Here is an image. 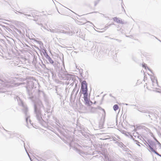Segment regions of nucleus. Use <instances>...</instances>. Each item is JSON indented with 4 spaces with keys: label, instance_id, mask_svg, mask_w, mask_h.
Wrapping results in <instances>:
<instances>
[{
    "label": "nucleus",
    "instance_id": "6e6552de",
    "mask_svg": "<svg viewBox=\"0 0 161 161\" xmlns=\"http://www.w3.org/2000/svg\"><path fill=\"white\" fill-rule=\"evenodd\" d=\"M154 152H155V153L156 154H158V153H156L155 151H154Z\"/></svg>",
    "mask_w": 161,
    "mask_h": 161
},
{
    "label": "nucleus",
    "instance_id": "20e7f679",
    "mask_svg": "<svg viewBox=\"0 0 161 161\" xmlns=\"http://www.w3.org/2000/svg\"><path fill=\"white\" fill-rule=\"evenodd\" d=\"M114 21L116 22H117L120 23V24H122L123 23L121 19H120L115 17L114 18Z\"/></svg>",
    "mask_w": 161,
    "mask_h": 161
},
{
    "label": "nucleus",
    "instance_id": "f257e3e1",
    "mask_svg": "<svg viewBox=\"0 0 161 161\" xmlns=\"http://www.w3.org/2000/svg\"><path fill=\"white\" fill-rule=\"evenodd\" d=\"M152 81V83L151 84V87L154 89H157L158 87L157 80L156 78L153 75H151L150 77Z\"/></svg>",
    "mask_w": 161,
    "mask_h": 161
},
{
    "label": "nucleus",
    "instance_id": "f03ea898",
    "mask_svg": "<svg viewBox=\"0 0 161 161\" xmlns=\"http://www.w3.org/2000/svg\"><path fill=\"white\" fill-rule=\"evenodd\" d=\"M81 89L83 93H87V83L85 80H84L82 82Z\"/></svg>",
    "mask_w": 161,
    "mask_h": 161
},
{
    "label": "nucleus",
    "instance_id": "39448f33",
    "mask_svg": "<svg viewBox=\"0 0 161 161\" xmlns=\"http://www.w3.org/2000/svg\"><path fill=\"white\" fill-rule=\"evenodd\" d=\"M119 108V106L117 104H115L113 106V109L114 110L116 111L118 110Z\"/></svg>",
    "mask_w": 161,
    "mask_h": 161
},
{
    "label": "nucleus",
    "instance_id": "7ed1b4c3",
    "mask_svg": "<svg viewBox=\"0 0 161 161\" xmlns=\"http://www.w3.org/2000/svg\"><path fill=\"white\" fill-rule=\"evenodd\" d=\"M83 94H84L83 98L85 102V103L89 105L90 104V101L88 97V94L86 93H83Z\"/></svg>",
    "mask_w": 161,
    "mask_h": 161
},
{
    "label": "nucleus",
    "instance_id": "0eeeda50",
    "mask_svg": "<svg viewBox=\"0 0 161 161\" xmlns=\"http://www.w3.org/2000/svg\"><path fill=\"white\" fill-rule=\"evenodd\" d=\"M142 66L143 67H144L146 69V64H142Z\"/></svg>",
    "mask_w": 161,
    "mask_h": 161
},
{
    "label": "nucleus",
    "instance_id": "423d86ee",
    "mask_svg": "<svg viewBox=\"0 0 161 161\" xmlns=\"http://www.w3.org/2000/svg\"><path fill=\"white\" fill-rule=\"evenodd\" d=\"M48 60L51 64H53V60L50 57L48 58Z\"/></svg>",
    "mask_w": 161,
    "mask_h": 161
}]
</instances>
